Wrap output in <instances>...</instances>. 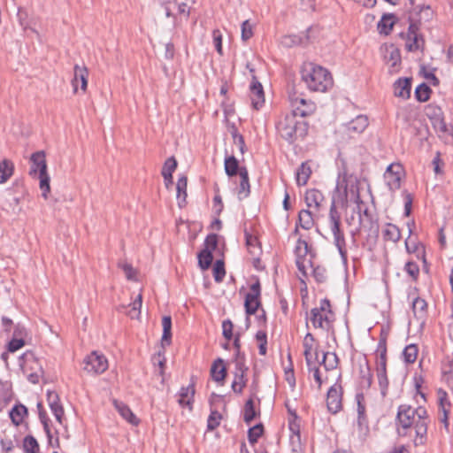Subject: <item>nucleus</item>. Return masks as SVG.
Wrapping results in <instances>:
<instances>
[{"label":"nucleus","mask_w":453,"mask_h":453,"mask_svg":"<svg viewBox=\"0 0 453 453\" xmlns=\"http://www.w3.org/2000/svg\"><path fill=\"white\" fill-rule=\"evenodd\" d=\"M338 173L332 198H368L372 197L367 180L357 179L354 174L361 168L354 157L341 158Z\"/></svg>","instance_id":"1"},{"label":"nucleus","mask_w":453,"mask_h":453,"mask_svg":"<svg viewBox=\"0 0 453 453\" xmlns=\"http://www.w3.org/2000/svg\"><path fill=\"white\" fill-rule=\"evenodd\" d=\"M429 418L423 406L413 408L410 404H401L395 417L396 432L400 437L409 435L411 428L415 431V446L424 445L427 440Z\"/></svg>","instance_id":"2"},{"label":"nucleus","mask_w":453,"mask_h":453,"mask_svg":"<svg viewBox=\"0 0 453 453\" xmlns=\"http://www.w3.org/2000/svg\"><path fill=\"white\" fill-rule=\"evenodd\" d=\"M278 135L289 144L303 141L308 134L309 123L298 120L297 117L288 112L279 116L275 122Z\"/></svg>","instance_id":"3"},{"label":"nucleus","mask_w":453,"mask_h":453,"mask_svg":"<svg viewBox=\"0 0 453 453\" xmlns=\"http://www.w3.org/2000/svg\"><path fill=\"white\" fill-rule=\"evenodd\" d=\"M301 78L307 88L314 92H326L334 85L331 73L313 63H306L303 65Z\"/></svg>","instance_id":"4"},{"label":"nucleus","mask_w":453,"mask_h":453,"mask_svg":"<svg viewBox=\"0 0 453 453\" xmlns=\"http://www.w3.org/2000/svg\"><path fill=\"white\" fill-rule=\"evenodd\" d=\"M352 211L358 217L357 232L363 228L372 230L377 227L378 214L375 200H354Z\"/></svg>","instance_id":"5"},{"label":"nucleus","mask_w":453,"mask_h":453,"mask_svg":"<svg viewBox=\"0 0 453 453\" xmlns=\"http://www.w3.org/2000/svg\"><path fill=\"white\" fill-rule=\"evenodd\" d=\"M329 227L333 234L334 244L336 247L340 257L344 264L348 262V252L343 231L341 229V214L336 209V200H332L329 219Z\"/></svg>","instance_id":"6"},{"label":"nucleus","mask_w":453,"mask_h":453,"mask_svg":"<svg viewBox=\"0 0 453 453\" xmlns=\"http://www.w3.org/2000/svg\"><path fill=\"white\" fill-rule=\"evenodd\" d=\"M421 19L422 18L417 19L414 16V13L411 12L409 16V27L407 34H400V36L406 41L405 48L410 52H414L417 50L424 52L425 50L426 42L423 35L419 32Z\"/></svg>","instance_id":"7"},{"label":"nucleus","mask_w":453,"mask_h":453,"mask_svg":"<svg viewBox=\"0 0 453 453\" xmlns=\"http://www.w3.org/2000/svg\"><path fill=\"white\" fill-rule=\"evenodd\" d=\"M334 315L328 299L321 300L319 307L311 310L310 320L315 328L329 331L333 327Z\"/></svg>","instance_id":"8"},{"label":"nucleus","mask_w":453,"mask_h":453,"mask_svg":"<svg viewBox=\"0 0 453 453\" xmlns=\"http://www.w3.org/2000/svg\"><path fill=\"white\" fill-rule=\"evenodd\" d=\"M288 99L291 106L290 113L296 117L306 118L315 113L316 104L311 100L305 99L302 95L293 88L288 92Z\"/></svg>","instance_id":"9"},{"label":"nucleus","mask_w":453,"mask_h":453,"mask_svg":"<svg viewBox=\"0 0 453 453\" xmlns=\"http://www.w3.org/2000/svg\"><path fill=\"white\" fill-rule=\"evenodd\" d=\"M260 296L261 285L259 280H257L251 284L250 292L245 296L244 308L248 316L255 314L258 310L261 305Z\"/></svg>","instance_id":"10"},{"label":"nucleus","mask_w":453,"mask_h":453,"mask_svg":"<svg viewBox=\"0 0 453 453\" xmlns=\"http://www.w3.org/2000/svg\"><path fill=\"white\" fill-rule=\"evenodd\" d=\"M341 380L339 375L337 381L330 387L326 395V405L331 413L336 414L342 408V387L338 381Z\"/></svg>","instance_id":"11"},{"label":"nucleus","mask_w":453,"mask_h":453,"mask_svg":"<svg viewBox=\"0 0 453 453\" xmlns=\"http://www.w3.org/2000/svg\"><path fill=\"white\" fill-rule=\"evenodd\" d=\"M108 368V361L103 354L93 351L84 359V370L89 373H102Z\"/></svg>","instance_id":"12"},{"label":"nucleus","mask_w":453,"mask_h":453,"mask_svg":"<svg viewBox=\"0 0 453 453\" xmlns=\"http://www.w3.org/2000/svg\"><path fill=\"white\" fill-rule=\"evenodd\" d=\"M31 167L29 174L36 177L37 174L44 173L47 171L46 154L43 150H39L31 155Z\"/></svg>","instance_id":"13"},{"label":"nucleus","mask_w":453,"mask_h":453,"mask_svg":"<svg viewBox=\"0 0 453 453\" xmlns=\"http://www.w3.org/2000/svg\"><path fill=\"white\" fill-rule=\"evenodd\" d=\"M250 99L254 109L259 110L265 104V93L262 84L253 76L250 84Z\"/></svg>","instance_id":"14"},{"label":"nucleus","mask_w":453,"mask_h":453,"mask_svg":"<svg viewBox=\"0 0 453 453\" xmlns=\"http://www.w3.org/2000/svg\"><path fill=\"white\" fill-rule=\"evenodd\" d=\"M195 395V382L193 381V378L191 379V383L187 387H181L179 390L178 395V403L181 407H188L189 410H192V403L194 401Z\"/></svg>","instance_id":"15"},{"label":"nucleus","mask_w":453,"mask_h":453,"mask_svg":"<svg viewBox=\"0 0 453 453\" xmlns=\"http://www.w3.org/2000/svg\"><path fill=\"white\" fill-rule=\"evenodd\" d=\"M74 74L72 80V85L73 87V91L76 93L78 89V84L81 82V88L82 92H86L88 87V70L86 66H80L78 65H74Z\"/></svg>","instance_id":"16"},{"label":"nucleus","mask_w":453,"mask_h":453,"mask_svg":"<svg viewBox=\"0 0 453 453\" xmlns=\"http://www.w3.org/2000/svg\"><path fill=\"white\" fill-rule=\"evenodd\" d=\"M368 119L365 115H358L346 125V130L350 137L362 134L368 127Z\"/></svg>","instance_id":"17"},{"label":"nucleus","mask_w":453,"mask_h":453,"mask_svg":"<svg viewBox=\"0 0 453 453\" xmlns=\"http://www.w3.org/2000/svg\"><path fill=\"white\" fill-rule=\"evenodd\" d=\"M384 59L387 63L390 64V72H397L401 65V53L399 49L394 45L386 48Z\"/></svg>","instance_id":"18"},{"label":"nucleus","mask_w":453,"mask_h":453,"mask_svg":"<svg viewBox=\"0 0 453 453\" xmlns=\"http://www.w3.org/2000/svg\"><path fill=\"white\" fill-rule=\"evenodd\" d=\"M309 253V246L306 241L299 238L296 242V245L295 248V254L296 256V266L300 272L305 273L304 269V260L305 257Z\"/></svg>","instance_id":"19"},{"label":"nucleus","mask_w":453,"mask_h":453,"mask_svg":"<svg viewBox=\"0 0 453 453\" xmlns=\"http://www.w3.org/2000/svg\"><path fill=\"white\" fill-rule=\"evenodd\" d=\"M411 78H399L394 83V95L408 99L411 96Z\"/></svg>","instance_id":"20"},{"label":"nucleus","mask_w":453,"mask_h":453,"mask_svg":"<svg viewBox=\"0 0 453 453\" xmlns=\"http://www.w3.org/2000/svg\"><path fill=\"white\" fill-rule=\"evenodd\" d=\"M113 404L119 415L128 423L134 426H137L139 424V418L134 414L128 405L117 400L113 401Z\"/></svg>","instance_id":"21"},{"label":"nucleus","mask_w":453,"mask_h":453,"mask_svg":"<svg viewBox=\"0 0 453 453\" xmlns=\"http://www.w3.org/2000/svg\"><path fill=\"white\" fill-rule=\"evenodd\" d=\"M142 304V294H139L136 298L128 304V306L126 305H119L117 310L119 311H124L125 309L129 308L128 311H126L125 312L131 318V319H139L141 315V308Z\"/></svg>","instance_id":"22"},{"label":"nucleus","mask_w":453,"mask_h":453,"mask_svg":"<svg viewBox=\"0 0 453 453\" xmlns=\"http://www.w3.org/2000/svg\"><path fill=\"white\" fill-rule=\"evenodd\" d=\"M395 16L393 13H384L378 22L377 28L380 35H388L391 33Z\"/></svg>","instance_id":"23"},{"label":"nucleus","mask_w":453,"mask_h":453,"mask_svg":"<svg viewBox=\"0 0 453 453\" xmlns=\"http://www.w3.org/2000/svg\"><path fill=\"white\" fill-rule=\"evenodd\" d=\"M311 174V168L310 165V161L303 162L296 173L297 184L299 186L305 185L309 180Z\"/></svg>","instance_id":"24"},{"label":"nucleus","mask_w":453,"mask_h":453,"mask_svg":"<svg viewBox=\"0 0 453 453\" xmlns=\"http://www.w3.org/2000/svg\"><path fill=\"white\" fill-rule=\"evenodd\" d=\"M211 375L215 381L219 382L224 380L226 375V369L221 358H218L213 362L211 368Z\"/></svg>","instance_id":"25"},{"label":"nucleus","mask_w":453,"mask_h":453,"mask_svg":"<svg viewBox=\"0 0 453 453\" xmlns=\"http://www.w3.org/2000/svg\"><path fill=\"white\" fill-rule=\"evenodd\" d=\"M27 414V409L21 403L15 404L9 411L10 418L17 426L23 422L24 417Z\"/></svg>","instance_id":"26"},{"label":"nucleus","mask_w":453,"mask_h":453,"mask_svg":"<svg viewBox=\"0 0 453 453\" xmlns=\"http://www.w3.org/2000/svg\"><path fill=\"white\" fill-rule=\"evenodd\" d=\"M360 379L363 388H369L372 383V373L366 358H365V365H360Z\"/></svg>","instance_id":"27"},{"label":"nucleus","mask_w":453,"mask_h":453,"mask_svg":"<svg viewBox=\"0 0 453 453\" xmlns=\"http://www.w3.org/2000/svg\"><path fill=\"white\" fill-rule=\"evenodd\" d=\"M411 308L416 318L423 319L426 313L427 303L425 299L417 296L412 300Z\"/></svg>","instance_id":"28"},{"label":"nucleus","mask_w":453,"mask_h":453,"mask_svg":"<svg viewBox=\"0 0 453 453\" xmlns=\"http://www.w3.org/2000/svg\"><path fill=\"white\" fill-rule=\"evenodd\" d=\"M244 236L249 252L253 256H258L260 254V246L257 238L246 230Z\"/></svg>","instance_id":"29"},{"label":"nucleus","mask_w":453,"mask_h":453,"mask_svg":"<svg viewBox=\"0 0 453 453\" xmlns=\"http://www.w3.org/2000/svg\"><path fill=\"white\" fill-rule=\"evenodd\" d=\"M14 170L13 163L8 159L0 162V183H4L12 175Z\"/></svg>","instance_id":"30"},{"label":"nucleus","mask_w":453,"mask_h":453,"mask_svg":"<svg viewBox=\"0 0 453 453\" xmlns=\"http://www.w3.org/2000/svg\"><path fill=\"white\" fill-rule=\"evenodd\" d=\"M163 334L162 344L170 345L172 338V319L170 316H164L162 319Z\"/></svg>","instance_id":"31"},{"label":"nucleus","mask_w":453,"mask_h":453,"mask_svg":"<svg viewBox=\"0 0 453 453\" xmlns=\"http://www.w3.org/2000/svg\"><path fill=\"white\" fill-rule=\"evenodd\" d=\"M240 169L241 167H239V162L234 156L226 157L225 171L228 176L232 177L235 176L237 173L240 174Z\"/></svg>","instance_id":"32"},{"label":"nucleus","mask_w":453,"mask_h":453,"mask_svg":"<svg viewBox=\"0 0 453 453\" xmlns=\"http://www.w3.org/2000/svg\"><path fill=\"white\" fill-rule=\"evenodd\" d=\"M314 342V337L311 333H307L304 341H303V356L305 357V362L307 366L311 367V365L312 364L311 360V350H312V342Z\"/></svg>","instance_id":"33"},{"label":"nucleus","mask_w":453,"mask_h":453,"mask_svg":"<svg viewBox=\"0 0 453 453\" xmlns=\"http://www.w3.org/2000/svg\"><path fill=\"white\" fill-rule=\"evenodd\" d=\"M384 239L396 242L401 238V233L399 228L394 224H388L383 231Z\"/></svg>","instance_id":"34"},{"label":"nucleus","mask_w":453,"mask_h":453,"mask_svg":"<svg viewBox=\"0 0 453 453\" xmlns=\"http://www.w3.org/2000/svg\"><path fill=\"white\" fill-rule=\"evenodd\" d=\"M432 89L426 83L419 84L414 92L415 98L420 103H425L430 98Z\"/></svg>","instance_id":"35"},{"label":"nucleus","mask_w":453,"mask_h":453,"mask_svg":"<svg viewBox=\"0 0 453 453\" xmlns=\"http://www.w3.org/2000/svg\"><path fill=\"white\" fill-rule=\"evenodd\" d=\"M299 225L305 230L311 229L314 225V220L311 212L309 210H302L298 215Z\"/></svg>","instance_id":"36"},{"label":"nucleus","mask_w":453,"mask_h":453,"mask_svg":"<svg viewBox=\"0 0 453 453\" xmlns=\"http://www.w3.org/2000/svg\"><path fill=\"white\" fill-rule=\"evenodd\" d=\"M418 347L416 344H409L403 350V358L406 364H413L417 359Z\"/></svg>","instance_id":"37"},{"label":"nucleus","mask_w":453,"mask_h":453,"mask_svg":"<svg viewBox=\"0 0 453 453\" xmlns=\"http://www.w3.org/2000/svg\"><path fill=\"white\" fill-rule=\"evenodd\" d=\"M187 187H188V178L186 175H180L175 184L176 189V198H187Z\"/></svg>","instance_id":"38"},{"label":"nucleus","mask_w":453,"mask_h":453,"mask_svg":"<svg viewBox=\"0 0 453 453\" xmlns=\"http://www.w3.org/2000/svg\"><path fill=\"white\" fill-rule=\"evenodd\" d=\"M240 194H244L245 196L250 194V182H249V174L246 167H241L240 169Z\"/></svg>","instance_id":"39"},{"label":"nucleus","mask_w":453,"mask_h":453,"mask_svg":"<svg viewBox=\"0 0 453 453\" xmlns=\"http://www.w3.org/2000/svg\"><path fill=\"white\" fill-rule=\"evenodd\" d=\"M264 433V426L261 423L255 425L252 427H250L248 430V440L249 442L254 445L257 442L258 439L262 436Z\"/></svg>","instance_id":"40"},{"label":"nucleus","mask_w":453,"mask_h":453,"mask_svg":"<svg viewBox=\"0 0 453 453\" xmlns=\"http://www.w3.org/2000/svg\"><path fill=\"white\" fill-rule=\"evenodd\" d=\"M213 255L208 250H201L198 254V265L202 270L208 269L212 262Z\"/></svg>","instance_id":"41"},{"label":"nucleus","mask_w":453,"mask_h":453,"mask_svg":"<svg viewBox=\"0 0 453 453\" xmlns=\"http://www.w3.org/2000/svg\"><path fill=\"white\" fill-rule=\"evenodd\" d=\"M178 165L177 160L174 157H168L162 167L161 174L163 177H171Z\"/></svg>","instance_id":"42"},{"label":"nucleus","mask_w":453,"mask_h":453,"mask_svg":"<svg viewBox=\"0 0 453 453\" xmlns=\"http://www.w3.org/2000/svg\"><path fill=\"white\" fill-rule=\"evenodd\" d=\"M37 408H38V411H39L40 421L43 426V430H44L49 441H50L52 438V435H51L50 426H49V421H50L49 417H48L46 411L43 410L41 403H37Z\"/></svg>","instance_id":"43"},{"label":"nucleus","mask_w":453,"mask_h":453,"mask_svg":"<svg viewBox=\"0 0 453 453\" xmlns=\"http://www.w3.org/2000/svg\"><path fill=\"white\" fill-rule=\"evenodd\" d=\"M234 364H235V371L234 374H243L245 375L248 367L245 365V355L241 351L235 353L234 357Z\"/></svg>","instance_id":"44"},{"label":"nucleus","mask_w":453,"mask_h":453,"mask_svg":"<svg viewBox=\"0 0 453 453\" xmlns=\"http://www.w3.org/2000/svg\"><path fill=\"white\" fill-rule=\"evenodd\" d=\"M256 417V411L254 406V401L249 399L246 401L244 405L243 420L245 423L250 424Z\"/></svg>","instance_id":"45"},{"label":"nucleus","mask_w":453,"mask_h":453,"mask_svg":"<svg viewBox=\"0 0 453 453\" xmlns=\"http://www.w3.org/2000/svg\"><path fill=\"white\" fill-rule=\"evenodd\" d=\"M39 444L32 435H27L24 439V451L26 453H38Z\"/></svg>","instance_id":"46"},{"label":"nucleus","mask_w":453,"mask_h":453,"mask_svg":"<svg viewBox=\"0 0 453 453\" xmlns=\"http://www.w3.org/2000/svg\"><path fill=\"white\" fill-rule=\"evenodd\" d=\"M35 178L39 179V180H40V189L42 190V196L44 198H46L48 193L50 190V176H49L47 171L44 172V173L37 174V176Z\"/></svg>","instance_id":"47"},{"label":"nucleus","mask_w":453,"mask_h":453,"mask_svg":"<svg viewBox=\"0 0 453 453\" xmlns=\"http://www.w3.org/2000/svg\"><path fill=\"white\" fill-rule=\"evenodd\" d=\"M222 418L221 414L218 411H211L207 419V429L212 431L216 429Z\"/></svg>","instance_id":"48"},{"label":"nucleus","mask_w":453,"mask_h":453,"mask_svg":"<svg viewBox=\"0 0 453 453\" xmlns=\"http://www.w3.org/2000/svg\"><path fill=\"white\" fill-rule=\"evenodd\" d=\"M226 275L225 265L222 260H217L213 265V277L216 282H221Z\"/></svg>","instance_id":"49"},{"label":"nucleus","mask_w":453,"mask_h":453,"mask_svg":"<svg viewBox=\"0 0 453 453\" xmlns=\"http://www.w3.org/2000/svg\"><path fill=\"white\" fill-rule=\"evenodd\" d=\"M384 179L387 182V185L391 190H395L400 188L401 186V179L402 176H395L394 174L390 173H384Z\"/></svg>","instance_id":"50"},{"label":"nucleus","mask_w":453,"mask_h":453,"mask_svg":"<svg viewBox=\"0 0 453 453\" xmlns=\"http://www.w3.org/2000/svg\"><path fill=\"white\" fill-rule=\"evenodd\" d=\"M245 386H246L245 375L234 374V379L232 382L233 391L234 393L241 394Z\"/></svg>","instance_id":"51"},{"label":"nucleus","mask_w":453,"mask_h":453,"mask_svg":"<svg viewBox=\"0 0 453 453\" xmlns=\"http://www.w3.org/2000/svg\"><path fill=\"white\" fill-rule=\"evenodd\" d=\"M378 384L382 398H385L388 395V379L387 373H377Z\"/></svg>","instance_id":"52"},{"label":"nucleus","mask_w":453,"mask_h":453,"mask_svg":"<svg viewBox=\"0 0 453 453\" xmlns=\"http://www.w3.org/2000/svg\"><path fill=\"white\" fill-rule=\"evenodd\" d=\"M288 358L289 360V366L285 369L286 380L288 381V385L290 386L291 388H295V387H296V378H295L294 368H293V364H292L291 354L290 353L288 354Z\"/></svg>","instance_id":"53"},{"label":"nucleus","mask_w":453,"mask_h":453,"mask_svg":"<svg viewBox=\"0 0 453 453\" xmlns=\"http://www.w3.org/2000/svg\"><path fill=\"white\" fill-rule=\"evenodd\" d=\"M426 116L430 119H432V121L442 117V114H443L441 107H439L434 104H430L426 106Z\"/></svg>","instance_id":"54"},{"label":"nucleus","mask_w":453,"mask_h":453,"mask_svg":"<svg viewBox=\"0 0 453 453\" xmlns=\"http://www.w3.org/2000/svg\"><path fill=\"white\" fill-rule=\"evenodd\" d=\"M218 246V235L216 234H210L204 240V249L203 250H210L211 253Z\"/></svg>","instance_id":"55"},{"label":"nucleus","mask_w":453,"mask_h":453,"mask_svg":"<svg viewBox=\"0 0 453 453\" xmlns=\"http://www.w3.org/2000/svg\"><path fill=\"white\" fill-rule=\"evenodd\" d=\"M404 271L408 273L413 280H417L419 274V267L413 261H408L404 265Z\"/></svg>","instance_id":"56"},{"label":"nucleus","mask_w":453,"mask_h":453,"mask_svg":"<svg viewBox=\"0 0 453 453\" xmlns=\"http://www.w3.org/2000/svg\"><path fill=\"white\" fill-rule=\"evenodd\" d=\"M355 400L357 403V415L366 414V408L365 403V395L363 393H357L355 395Z\"/></svg>","instance_id":"57"},{"label":"nucleus","mask_w":453,"mask_h":453,"mask_svg":"<svg viewBox=\"0 0 453 453\" xmlns=\"http://www.w3.org/2000/svg\"><path fill=\"white\" fill-rule=\"evenodd\" d=\"M24 345V339L13 337L7 345L8 352H15L21 349Z\"/></svg>","instance_id":"58"},{"label":"nucleus","mask_w":453,"mask_h":453,"mask_svg":"<svg viewBox=\"0 0 453 453\" xmlns=\"http://www.w3.org/2000/svg\"><path fill=\"white\" fill-rule=\"evenodd\" d=\"M52 414L55 416L56 420L62 425L64 418V408L61 403L50 406Z\"/></svg>","instance_id":"59"},{"label":"nucleus","mask_w":453,"mask_h":453,"mask_svg":"<svg viewBox=\"0 0 453 453\" xmlns=\"http://www.w3.org/2000/svg\"><path fill=\"white\" fill-rule=\"evenodd\" d=\"M439 395V407L440 410H447L449 409L451 406V403L448 399V394L446 391L440 389L438 391Z\"/></svg>","instance_id":"60"},{"label":"nucleus","mask_w":453,"mask_h":453,"mask_svg":"<svg viewBox=\"0 0 453 453\" xmlns=\"http://www.w3.org/2000/svg\"><path fill=\"white\" fill-rule=\"evenodd\" d=\"M233 327L234 326L230 319L223 321L222 334L227 341H230L233 338Z\"/></svg>","instance_id":"61"},{"label":"nucleus","mask_w":453,"mask_h":453,"mask_svg":"<svg viewBox=\"0 0 453 453\" xmlns=\"http://www.w3.org/2000/svg\"><path fill=\"white\" fill-rule=\"evenodd\" d=\"M253 35L252 26L249 20H244L242 23V41H248Z\"/></svg>","instance_id":"62"},{"label":"nucleus","mask_w":453,"mask_h":453,"mask_svg":"<svg viewBox=\"0 0 453 453\" xmlns=\"http://www.w3.org/2000/svg\"><path fill=\"white\" fill-rule=\"evenodd\" d=\"M357 425L361 434H365L368 432L369 427L366 414L357 415Z\"/></svg>","instance_id":"63"},{"label":"nucleus","mask_w":453,"mask_h":453,"mask_svg":"<svg viewBox=\"0 0 453 453\" xmlns=\"http://www.w3.org/2000/svg\"><path fill=\"white\" fill-rule=\"evenodd\" d=\"M326 370L332 371L338 365L339 358L334 352H328V358L326 359Z\"/></svg>","instance_id":"64"}]
</instances>
